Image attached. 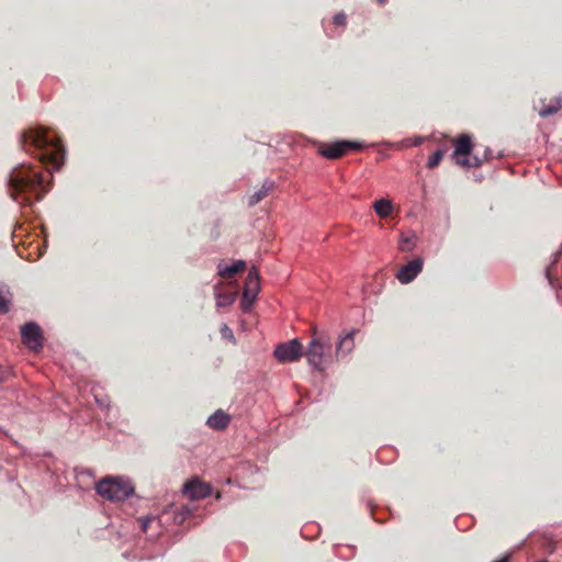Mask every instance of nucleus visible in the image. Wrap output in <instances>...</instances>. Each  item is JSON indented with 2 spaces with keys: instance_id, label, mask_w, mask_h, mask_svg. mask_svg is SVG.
I'll return each mask as SVG.
<instances>
[{
  "instance_id": "nucleus-1",
  "label": "nucleus",
  "mask_w": 562,
  "mask_h": 562,
  "mask_svg": "<svg viewBox=\"0 0 562 562\" xmlns=\"http://www.w3.org/2000/svg\"><path fill=\"white\" fill-rule=\"evenodd\" d=\"M22 144L25 150L36 151L38 159L50 166L52 170L60 169L65 159V148L58 138L49 136L45 130H26L22 134Z\"/></svg>"
},
{
  "instance_id": "nucleus-2",
  "label": "nucleus",
  "mask_w": 562,
  "mask_h": 562,
  "mask_svg": "<svg viewBox=\"0 0 562 562\" xmlns=\"http://www.w3.org/2000/svg\"><path fill=\"white\" fill-rule=\"evenodd\" d=\"M9 189L12 199L21 205H31L42 199L45 184L42 175L31 167H15L9 177Z\"/></svg>"
},
{
  "instance_id": "nucleus-3",
  "label": "nucleus",
  "mask_w": 562,
  "mask_h": 562,
  "mask_svg": "<svg viewBox=\"0 0 562 562\" xmlns=\"http://www.w3.org/2000/svg\"><path fill=\"white\" fill-rule=\"evenodd\" d=\"M304 356L308 366L318 372H323L334 361L330 337L313 327L312 339L304 350Z\"/></svg>"
},
{
  "instance_id": "nucleus-4",
  "label": "nucleus",
  "mask_w": 562,
  "mask_h": 562,
  "mask_svg": "<svg viewBox=\"0 0 562 562\" xmlns=\"http://www.w3.org/2000/svg\"><path fill=\"white\" fill-rule=\"evenodd\" d=\"M97 492L111 502H121L134 493V486L126 479L108 477L97 484Z\"/></svg>"
},
{
  "instance_id": "nucleus-5",
  "label": "nucleus",
  "mask_w": 562,
  "mask_h": 562,
  "mask_svg": "<svg viewBox=\"0 0 562 562\" xmlns=\"http://www.w3.org/2000/svg\"><path fill=\"white\" fill-rule=\"evenodd\" d=\"M276 359L281 363L295 362L304 356V349L299 339H291L279 344L273 352Z\"/></svg>"
},
{
  "instance_id": "nucleus-6",
  "label": "nucleus",
  "mask_w": 562,
  "mask_h": 562,
  "mask_svg": "<svg viewBox=\"0 0 562 562\" xmlns=\"http://www.w3.org/2000/svg\"><path fill=\"white\" fill-rule=\"evenodd\" d=\"M260 290L259 273L256 268L248 271L240 302L241 310L249 312Z\"/></svg>"
},
{
  "instance_id": "nucleus-7",
  "label": "nucleus",
  "mask_w": 562,
  "mask_h": 562,
  "mask_svg": "<svg viewBox=\"0 0 562 562\" xmlns=\"http://www.w3.org/2000/svg\"><path fill=\"white\" fill-rule=\"evenodd\" d=\"M23 344L33 351H40L43 348L42 329L35 323H27L21 328Z\"/></svg>"
},
{
  "instance_id": "nucleus-8",
  "label": "nucleus",
  "mask_w": 562,
  "mask_h": 562,
  "mask_svg": "<svg viewBox=\"0 0 562 562\" xmlns=\"http://www.w3.org/2000/svg\"><path fill=\"white\" fill-rule=\"evenodd\" d=\"M359 148H361V144L357 142L342 140L322 147L319 154L327 159H338L349 149Z\"/></svg>"
},
{
  "instance_id": "nucleus-9",
  "label": "nucleus",
  "mask_w": 562,
  "mask_h": 562,
  "mask_svg": "<svg viewBox=\"0 0 562 562\" xmlns=\"http://www.w3.org/2000/svg\"><path fill=\"white\" fill-rule=\"evenodd\" d=\"M420 271L422 259L415 258L411 260L408 263L402 266L396 272L395 277L401 284H408L409 282L417 278Z\"/></svg>"
},
{
  "instance_id": "nucleus-10",
  "label": "nucleus",
  "mask_w": 562,
  "mask_h": 562,
  "mask_svg": "<svg viewBox=\"0 0 562 562\" xmlns=\"http://www.w3.org/2000/svg\"><path fill=\"white\" fill-rule=\"evenodd\" d=\"M211 492V486L199 480H191L183 486V494L192 501L204 498L209 496Z\"/></svg>"
},
{
  "instance_id": "nucleus-11",
  "label": "nucleus",
  "mask_w": 562,
  "mask_h": 562,
  "mask_svg": "<svg viewBox=\"0 0 562 562\" xmlns=\"http://www.w3.org/2000/svg\"><path fill=\"white\" fill-rule=\"evenodd\" d=\"M473 150L472 138L469 134H461L456 138L454 150L452 153V159L458 165V160L468 158L471 156Z\"/></svg>"
},
{
  "instance_id": "nucleus-12",
  "label": "nucleus",
  "mask_w": 562,
  "mask_h": 562,
  "mask_svg": "<svg viewBox=\"0 0 562 562\" xmlns=\"http://www.w3.org/2000/svg\"><path fill=\"white\" fill-rule=\"evenodd\" d=\"M355 333V330H351L339 338L335 352L337 359L348 356L353 350Z\"/></svg>"
},
{
  "instance_id": "nucleus-13",
  "label": "nucleus",
  "mask_w": 562,
  "mask_h": 562,
  "mask_svg": "<svg viewBox=\"0 0 562 562\" xmlns=\"http://www.w3.org/2000/svg\"><path fill=\"white\" fill-rule=\"evenodd\" d=\"M418 235L414 232H402L398 239V249L403 252L413 251L418 245Z\"/></svg>"
},
{
  "instance_id": "nucleus-14",
  "label": "nucleus",
  "mask_w": 562,
  "mask_h": 562,
  "mask_svg": "<svg viewBox=\"0 0 562 562\" xmlns=\"http://www.w3.org/2000/svg\"><path fill=\"white\" fill-rule=\"evenodd\" d=\"M231 422V416L222 409H217L207 418V426L215 430H224Z\"/></svg>"
},
{
  "instance_id": "nucleus-15",
  "label": "nucleus",
  "mask_w": 562,
  "mask_h": 562,
  "mask_svg": "<svg viewBox=\"0 0 562 562\" xmlns=\"http://www.w3.org/2000/svg\"><path fill=\"white\" fill-rule=\"evenodd\" d=\"M246 268V262L244 260H236L232 265H226L224 262H220L217 265L218 274L222 278H232L239 271H243Z\"/></svg>"
},
{
  "instance_id": "nucleus-16",
  "label": "nucleus",
  "mask_w": 562,
  "mask_h": 562,
  "mask_svg": "<svg viewBox=\"0 0 562 562\" xmlns=\"http://www.w3.org/2000/svg\"><path fill=\"white\" fill-rule=\"evenodd\" d=\"M372 207L376 215L381 218L389 217L394 211L392 201L385 198L375 200L372 204Z\"/></svg>"
},
{
  "instance_id": "nucleus-17",
  "label": "nucleus",
  "mask_w": 562,
  "mask_h": 562,
  "mask_svg": "<svg viewBox=\"0 0 562 562\" xmlns=\"http://www.w3.org/2000/svg\"><path fill=\"white\" fill-rule=\"evenodd\" d=\"M222 286V282L214 285V294L216 300L217 307H225L232 305L236 300V293H221L220 289Z\"/></svg>"
},
{
  "instance_id": "nucleus-18",
  "label": "nucleus",
  "mask_w": 562,
  "mask_h": 562,
  "mask_svg": "<svg viewBox=\"0 0 562 562\" xmlns=\"http://www.w3.org/2000/svg\"><path fill=\"white\" fill-rule=\"evenodd\" d=\"M273 184L274 183L272 181H265L260 190L250 195L248 204L250 206H254L255 204L260 202L273 189Z\"/></svg>"
},
{
  "instance_id": "nucleus-19",
  "label": "nucleus",
  "mask_w": 562,
  "mask_h": 562,
  "mask_svg": "<svg viewBox=\"0 0 562 562\" xmlns=\"http://www.w3.org/2000/svg\"><path fill=\"white\" fill-rule=\"evenodd\" d=\"M562 108V95L557 97L550 104L544 105L540 111L539 115L541 117H549L555 114Z\"/></svg>"
},
{
  "instance_id": "nucleus-20",
  "label": "nucleus",
  "mask_w": 562,
  "mask_h": 562,
  "mask_svg": "<svg viewBox=\"0 0 562 562\" xmlns=\"http://www.w3.org/2000/svg\"><path fill=\"white\" fill-rule=\"evenodd\" d=\"M483 164V159L479 158L477 156L463 158L461 160H458V166H461L463 168H477L481 167Z\"/></svg>"
},
{
  "instance_id": "nucleus-21",
  "label": "nucleus",
  "mask_w": 562,
  "mask_h": 562,
  "mask_svg": "<svg viewBox=\"0 0 562 562\" xmlns=\"http://www.w3.org/2000/svg\"><path fill=\"white\" fill-rule=\"evenodd\" d=\"M443 155H445V150H443L442 148H438V149H437V150H436V151H435V153L429 157L428 162H427L428 167H429V168H434V167H436V166L440 162V160L442 159Z\"/></svg>"
},
{
  "instance_id": "nucleus-22",
  "label": "nucleus",
  "mask_w": 562,
  "mask_h": 562,
  "mask_svg": "<svg viewBox=\"0 0 562 562\" xmlns=\"http://www.w3.org/2000/svg\"><path fill=\"white\" fill-rule=\"evenodd\" d=\"M10 301L9 299L3 294L2 291H0V313L5 314L9 312L10 308Z\"/></svg>"
},
{
  "instance_id": "nucleus-23",
  "label": "nucleus",
  "mask_w": 562,
  "mask_h": 562,
  "mask_svg": "<svg viewBox=\"0 0 562 562\" xmlns=\"http://www.w3.org/2000/svg\"><path fill=\"white\" fill-rule=\"evenodd\" d=\"M334 22L336 24H345L346 22V15L344 13H338L334 16Z\"/></svg>"
},
{
  "instance_id": "nucleus-24",
  "label": "nucleus",
  "mask_w": 562,
  "mask_h": 562,
  "mask_svg": "<svg viewBox=\"0 0 562 562\" xmlns=\"http://www.w3.org/2000/svg\"><path fill=\"white\" fill-rule=\"evenodd\" d=\"M221 330H222V334H223L224 337H231V338L233 337V333H232V330L229 329V327L226 324H224L222 326Z\"/></svg>"
},
{
  "instance_id": "nucleus-25",
  "label": "nucleus",
  "mask_w": 562,
  "mask_h": 562,
  "mask_svg": "<svg viewBox=\"0 0 562 562\" xmlns=\"http://www.w3.org/2000/svg\"><path fill=\"white\" fill-rule=\"evenodd\" d=\"M561 255H562V244H561L560 249L553 255L552 266L555 265V262H558Z\"/></svg>"
},
{
  "instance_id": "nucleus-26",
  "label": "nucleus",
  "mask_w": 562,
  "mask_h": 562,
  "mask_svg": "<svg viewBox=\"0 0 562 562\" xmlns=\"http://www.w3.org/2000/svg\"><path fill=\"white\" fill-rule=\"evenodd\" d=\"M546 277H547V279H548L549 283H550V284H553V280H552V276H551V267H548V268L546 269Z\"/></svg>"
},
{
  "instance_id": "nucleus-27",
  "label": "nucleus",
  "mask_w": 562,
  "mask_h": 562,
  "mask_svg": "<svg viewBox=\"0 0 562 562\" xmlns=\"http://www.w3.org/2000/svg\"><path fill=\"white\" fill-rule=\"evenodd\" d=\"M494 562H509V555H505V557H503V558H501V559H498V560H496Z\"/></svg>"
},
{
  "instance_id": "nucleus-28",
  "label": "nucleus",
  "mask_w": 562,
  "mask_h": 562,
  "mask_svg": "<svg viewBox=\"0 0 562 562\" xmlns=\"http://www.w3.org/2000/svg\"><path fill=\"white\" fill-rule=\"evenodd\" d=\"M491 154H492V150L490 148H486L485 153H484V159H488Z\"/></svg>"
},
{
  "instance_id": "nucleus-29",
  "label": "nucleus",
  "mask_w": 562,
  "mask_h": 562,
  "mask_svg": "<svg viewBox=\"0 0 562 562\" xmlns=\"http://www.w3.org/2000/svg\"><path fill=\"white\" fill-rule=\"evenodd\" d=\"M379 3L383 4L386 2V0H376Z\"/></svg>"
},
{
  "instance_id": "nucleus-30",
  "label": "nucleus",
  "mask_w": 562,
  "mask_h": 562,
  "mask_svg": "<svg viewBox=\"0 0 562 562\" xmlns=\"http://www.w3.org/2000/svg\"><path fill=\"white\" fill-rule=\"evenodd\" d=\"M539 562H548V561H547V560H541V561H539Z\"/></svg>"
}]
</instances>
